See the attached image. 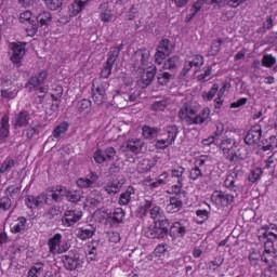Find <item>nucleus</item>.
I'll list each match as a JSON object with an SVG mask.
<instances>
[{
    "label": "nucleus",
    "mask_w": 277,
    "mask_h": 277,
    "mask_svg": "<svg viewBox=\"0 0 277 277\" xmlns=\"http://www.w3.org/2000/svg\"><path fill=\"white\" fill-rule=\"evenodd\" d=\"M131 60L133 67L137 68V70H144L145 68H148V70L141 76V81L143 83L142 88H148V85L153 83L155 75H157V67H150V50H137L132 55Z\"/></svg>",
    "instance_id": "obj_1"
},
{
    "label": "nucleus",
    "mask_w": 277,
    "mask_h": 277,
    "mask_svg": "<svg viewBox=\"0 0 277 277\" xmlns=\"http://www.w3.org/2000/svg\"><path fill=\"white\" fill-rule=\"evenodd\" d=\"M205 146H209L210 144H215L223 155H226L227 161L229 163H237L239 161V156H237V151L235 150L237 142L235 138L226 137L221 141H217L215 136H211L202 141Z\"/></svg>",
    "instance_id": "obj_2"
},
{
    "label": "nucleus",
    "mask_w": 277,
    "mask_h": 277,
    "mask_svg": "<svg viewBox=\"0 0 277 277\" xmlns=\"http://www.w3.org/2000/svg\"><path fill=\"white\" fill-rule=\"evenodd\" d=\"M189 230H192V225L189 224V221L186 219H182L171 224L169 228V236L173 241H175V239H184L185 235H187Z\"/></svg>",
    "instance_id": "obj_3"
},
{
    "label": "nucleus",
    "mask_w": 277,
    "mask_h": 277,
    "mask_svg": "<svg viewBox=\"0 0 277 277\" xmlns=\"http://www.w3.org/2000/svg\"><path fill=\"white\" fill-rule=\"evenodd\" d=\"M211 163H212L211 157L199 156L195 160V167L189 170L188 179H190V181H200V179L205 176L202 171L205 170V168L211 166Z\"/></svg>",
    "instance_id": "obj_4"
},
{
    "label": "nucleus",
    "mask_w": 277,
    "mask_h": 277,
    "mask_svg": "<svg viewBox=\"0 0 277 277\" xmlns=\"http://www.w3.org/2000/svg\"><path fill=\"white\" fill-rule=\"evenodd\" d=\"M164 132L168 135V137L157 140L155 143V147L158 150H166V148H168V146H172V144H174V142H176V137L179 136V127L168 126L164 128Z\"/></svg>",
    "instance_id": "obj_5"
},
{
    "label": "nucleus",
    "mask_w": 277,
    "mask_h": 277,
    "mask_svg": "<svg viewBox=\"0 0 277 277\" xmlns=\"http://www.w3.org/2000/svg\"><path fill=\"white\" fill-rule=\"evenodd\" d=\"M107 88H109L107 81L103 82L101 78L93 80L92 90H95V92H93V103H95V105H103V103H105Z\"/></svg>",
    "instance_id": "obj_6"
},
{
    "label": "nucleus",
    "mask_w": 277,
    "mask_h": 277,
    "mask_svg": "<svg viewBox=\"0 0 277 277\" xmlns=\"http://www.w3.org/2000/svg\"><path fill=\"white\" fill-rule=\"evenodd\" d=\"M25 47H27V43L25 42L12 43L9 55L11 62L16 66V68H21L23 64V57H25V53H27Z\"/></svg>",
    "instance_id": "obj_7"
},
{
    "label": "nucleus",
    "mask_w": 277,
    "mask_h": 277,
    "mask_svg": "<svg viewBox=\"0 0 277 277\" xmlns=\"http://www.w3.org/2000/svg\"><path fill=\"white\" fill-rule=\"evenodd\" d=\"M48 248L51 254H64L68 252L70 246L67 242H62V234L57 233L48 240Z\"/></svg>",
    "instance_id": "obj_8"
},
{
    "label": "nucleus",
    "mask_w": 277,
    "mask_h": 277,
    "mask_svg": "<svg viewBox=\"0 0 277 277\" xmlns=\"http://www.w3.org/2000/svg\"><path fill=\"white\" fill-rule=\"evenodd\" d=\"M172 51H174V44H172L169 39H162L155 54L156 64H163V60H166Z\"/></svg>",
    "instance_id": "obj_9"
},
{
    "label": "nucleus",
    "mask_w": 277,
    "mask_h": 277,
    "mask_svg": "<svg viewBox=\"0 0 277 277\" xmlns=\"http://www.w3.org/2000/svg\"><path fill=\"white\" fill-rule=\"evenodd\" d=\"M121 153H132V155H142L144 150V140L142 138H129L120 147Z\"/></svg>",
    "instance_id": "obj_10"
},
{
    "label": "nucleus",
    "mask_w": 277,
    "mask_h": 277,
    "mask_svg": "<svg viewBox=\"0 0 277 277\" xmlns=\"http://www.w3.org/2000/svg\"><path fill=\"white\" fill-rule=\"evenodd\" d=\"M89 0H74V2L68 8V14L69 16L62 17V23H69L70 18H75V16H79L83 10H85V6L88 5Z\"/></svg>",
    "instance_id": "obj_11"
},
{
    "label": "nucleus",
    "mask_w": 277,
    "mask_h": 277,
    "mask_svg": "<svg viewBox=\"0 0 277 277\" xmlns=\"http://www.w3.org/2000/svg\"><path fill=\"white\" fill-rule=\"evenodd\" d=\"M82 217H83V211L79 209L66 210L62 217V224L63 226H67V227L75 226V224H77V222H79Z\"/></svg>",
    "instance_id": "obj_12"
},
{
    "label": "nucleus",
    "mask_w": 277,
    "mask_h": 277,
    "mask_svg": "<svg viewBox=\"0 0 277 277\" xmlns=\"http://www.w3.org/2000/svg\"><path fill=\"white\" fill-rule=\"evenodd\" d=\"M24 202L28 209H38V207H42V205L44 203L51 205V199L45 194H41L37 197L32 195H28L26 196Z\"/></svg>",
    "instance_id": "obj_13"
},
{
    "label": "nucleus",
    "mask_w": 277,
    "mask_h": 277,
    "mask_svg": "<svg viewBox=\"0 0 277 277\" xmlns=\"http://www.w3.org/2000/svg\"><path fill=\"white\" fill-rule=\"evenodd\" d=\"M29 122H31V114H29V110L23 109L14 115L12 127L14 129H23L29 127Z\"/></svg>",
    "instance_id": "obj_14"
},
{
    "label": "nucleus",
    "mask_w": 277,
    "mask_h": 277,
    "mask_svg": "<svg viewBox=\"0 0 277 277\" xmlns=\"http://www.w3.org/2000/svg\"><path fill=\"white\" fill-rule=\"evenodd\" d=\"M211 200L215 202L217 207H228V205L235 200V196L227 192L214 190Z\"/></svg>",
    "instance_id": "obj_15"
},
{
    "label": "nucleus",
    "mask_w": 277,
    "mask_h": 277,
    "mask_svg": "<svg viewBox=\"0 0 277 277\" xmlns=\"http://www.w3.org/2000/svg\"><path fill=\"white\" fill-rule=\"evenodd\" d=\"M116 157V148L106 147L105 150L97 149L93 155L95 163H105V161H114Z\"/></svg>",
    "instance_id": "obj_16"
},
{
    "label": "nucleus",
    "mask_w": 277,
    "mask_h": 277,
    "mask_svg": "<svg viewBox=\"0 0 277 277\" xmlns=\"http://www.w3.org/2000/svg\"><path fill=\"white\" fill-rule=\"evenodd\" d=\"M198 114V105L194 103H187L182 106L179 111V118L184 120L186 124H189V119L195 117Z\"/></svg>",
    "instance_id": "obj_17"
},
{
    "label": "nucleus",
    "mask_w": 277,
    "mask_h": 277,
    "mask_svg": "<svg viewBox=\"0 0 277 277\" xmlns=\"http://www.w3.org/2000/svg\"><path fill=\"white\" fill-rule=\"evenodd\" d=\"M147 239H163L168 235V227L150 225L144 229Z\"/></svg>",
    "instance_id": "obj_18"
},
{
    "label": "nucleus",
    "mask_w": 277,
    "mask_h": 277,
    "mask_svg": "<svg viewBox=\"0 0 277 277\" xmlns=\"http://www.w3.org/2000/svg\"><path fill=\"white\" fill-rule=\"evenodd\" d=\"M10 230L13 233V235H18V233L23 235L24 233H27V230H29V223H27V217L19 216L13 220L10 223Z\"/></svg>",
    "instance_id": "obj_19"
},
{
    "label": "nucleus",
    "mask_w": 277,
    "mask_h": 277,
    "mask_svg": "<svg viewBox=\"0 0 277 277\" xmlns=\"http://www.w3.org/2000/svg\"><path fill=\"white\" fill-rule=\"evenodd\" d=\"M261 135H263L261 126H253L247 132L245 136V143L248 144V146H252V144H259V142H261Z\"/></svg>",
    "instance_id": "obj_20"
},
{
    "label": "nucleus",
    "mask_w": 277,
    "mask_h": 277,
    "mask_svg": "<svg viewBox=\"0 0 277 277\" xmlns=\"http://www.w3.org/2000/svg\"><path fill=\"white\" fill-rule=\"evenodd\" d=\"M98 181V174L96 172L91 171L84 177H80L77 180V185L80 189H89V187H96V182Z\"/></svg>",
    "instance_id": "obj_21"
},
{
    "label": "nucleus",
    "mask_w": 277,
    "mask_h": 277,
    "mask_svg": "<svg viewBox=\"0 0 277 277\" xmlns=\"http://www.w3.org/2000/svg\"><path fill=\"white\" fill-rule=\"evenodd\" d=\"M63 264L65 269H68L69 272H75L77 267H81V259H79V255L75 253H68L63 256Z\"/></svg>",
    "instance_id": "obj_22"
},
{
    "label": "nucleus",
    "mask_w": 277,
    "mask_h": 277,
    "mask_svg": "<svg viewBox=\"0 0 277 277\" xmlns=\"http://www.w3.org/2000/svg\"><path fill=\"white\" fill-rule=\"evenodd\" d=\"M49 77V71L45 69L40 70L32 75L27 82V85H32V88H40V85H44L47 83V79Z\"/></svg>",
    "instance_id": "obj_23"
},
{
    "label": "nucleus",
    "mask_w": 277,
    "mask_h": 277,
    "mask_svg": "<svg viewBox=\"0 0 277 277\" xmlns=\"http://www.w3.org/2000/svg\"><path fill=\"white\" fill-rule=\"evenodd\" d=\"M181 209H183V200L181 199V195L171 196L166 206L167 213H179Z\"/></svg>",
    "instance_id": "obj_24"
},
{
    "label": "nucleus",
    "mask_w": 277,
    "mask_h": 277,
    "mask_svg": "<svg viewBox=\"0 0 277 277\" xmlns=\"http://www.w3.org/2000/svg\"><path fill=\"white\" fill-rule=\"evenodd\" d=\"M10 137V115H3L0 119V144H5Z\"/></svg>",
    "instance_id": "obj_25"
},
{
    "label": "nucleus",
    "mask_w": 277,
    "mask_h": 277,
    "mask_svg": "<svg viewBox=\"0 0 277 277\" xmlns=\"http://www.w3.org/2000/svg\"><path fill=\"white\" fill-rule=\"evenodd\" d=\"M45 196H48L50 200L52 198L54 202H62L64 197H66V186L50 187Z\"/></svg>",
    "instance_id": "obj_26"
},
{
    "label": "nucleus",
    "mask_w": 277,
    "mask_h": 277,
    "mask_svg": "<svg viewBox=\"0 0 277 277\" xmlns=\"http://www.w3.org/2000/svg\"><path fill=\"white\" fill-rule=\"evenodd\" d=\"M124 220V210L122 208H116L113 212L106 215V222L109 224H122Z\"/></svg>",
    "instance_id": "obj_27"
},
{
    "label": "nucleus",
    "mask_w": 277,
    "mask_h": 277,
    "mask_svg": "<svg viewBox=\"0 0 277 277\" xmlns=\"http://www.w3.org/2000/svg\"><path fill=\"white\" fill-rule=\"evenodd\" d=\"M209 116H211V109H209V107H206L199 114H196L193 118L188 119V126L205 124V122L209 120Z\"/></svg>",
    "instance_id": "obj_28"
},
{
    "label": "nucleus",
    "mask_w": 277,
    "mask_h": 277,
    "mask_svg": "<svg viewBox=\"0 0 277 277\" xmlns=\"http://www.w3.org/2000/svg\"><path fill=\"white\" fill-rule=\"evenodd\" d=\"M94 233H96V228L92 225H85L77 229V237L81 239V241H85L87 239H92L94 237Z\"/></svg>",
    "instance_id": "obj_29"
},
{
    "label": "nucleus",
    "mask_w": 277,
    "mask_h": 277,
    "mask_svg": "<svg viewBox=\"0 0 277 277\" xmlns=\"http://www.w3.org/2000/svg\"><path fill=\"white\" fill-rule=\"evenodd\" d=\"M123 185V180L110 181L104 185V190L107 192L109 196H116V194L122 189Z\"/></svg>",
    "instance_id": "obj_30"
},
{
    "label": "nucleus",
    "mask_w": 277,
    "mask_h": 277,
    "mask_svg": "<svg viewBox=\"0 0 277 277\" xmlns=\"http://www.w3.org/2000/svg\"><path fill=\"white\" fill-rule=\"evenodd\" d=\"M18 166V160L14 159L12 157H6L2 164L0 166V174H9V172H12L13 168H16Z\"/></svg>",
    "instance_id": "obj_31"
},
{
    "label": "nucleus",
    "mask_w": 277,
    "mask_h": 277,
    "mask_svg": "<svg viewBox=\"0 0 277 277\" xmlns=\"http://www.w3.org/2000/svg\"><path fill=\"white\" fill-rule=\"evenodd\" d=\"M160 131L161 129L157 127L143 126L142 135L145 140H155V137H158Z\"/></svg>",
    "instance_id": "obj_32"
},
{
    "label": "nucleus",
    "mask_w": 277,
    "mask_h": 277,
    "mask_svg": "<svg viewBox=\"0 0 277 277\" xmlns=\"http://www.w3.org/2000/svg\"><path fill=\"white\" fill-rule=\"evenodd\" d=\"M132 196H135V188L133 186H129L119 197L120 207H127V205L131 202Z\"/></svg>",
    "instance_id": "obj_33"
},
{
    "label": "nucleus",
    "mask_w": 277,
    "mask_h": 277,
    "mask_svg": "<svg viewBox=\"0 0 277 277\" xmlns=\"http://www.w3.org/2000/svg\"><path fill=\"white\" fill-rule=\"evenodd\" d=\"M205 3H207V0H197L190 8V12L186 15L185 21L186 23H189L192 18L196 16L202 10L205 6Z\"/></svg>",
    "instance_id": "obj_34"
},
{
    "label": "nucleus",
    "mask_w": 277,
    "mask_h": 277,
    "mask_svg": "<svg viewBox=\"0 0 277 277\" xmlns=\"http://www.w3.org/2000/svg\"><path fill=\"white\" fill-rule=\"evenodd\" d=\"M179 66H181V58L172 56L163 63L162 68L163 70H179Z\"/></svg>",
    "instance_id": "obj_35"
},
{
    "label": "nucleus",
    "mask_w": 277,
    "mask_h": 277,
    "mask_svg": "<svg viewBox=\"0 0 277 277\" xmlns=\"http://www.w3.org/2000/svg\"><path fill=\"white\" fill-rule=\"evenodd\" d=\"M168 183H170V174L168 172H163L158 176L157 181L149 184V187L150 189H157V187L168 185Z\"/></svg>",
    "instance_id": "obj_36"
},
{
    "label": "nucleus",
    "mask_w": 277,
    "mask_h": 277,
    "mask_svg": "<svg viewBox=\"0 0 277 277\" xmlns=\"http://www.w3.org/2000/svg\"><path fill=\"white\" fill-rule=\"evenodd\" d=\"M224 185L230 192H237V189H239V184L237 183V173L227 175L224 181Z\"/></svg>",
    "instance_id": "obj_37"
},
{
    "label": "nucleus",
    "mask_w": 277,
    "mask_h": 277,
    "mask_svg": "<svg viewBox=\"0 0 277 277\" xmlns=\"http://www.w3.org/2000/svg\"><path fill=\"white\" fill-rule=\"evenodd\" d=\"M264 252L263 254H261V261L263 263H265L266 265H273L272 263H274V248L272 249V247H264Z\"/></svg>",
    "instance_id": "obj_38"
},
{
    "label": "nucleus",
    "mask_w": 277,
    "mask_h": 277,
    "mask_svg": "<svg viewBox=\"0 0 277 277\" xmlns=\"http://www.w3.org/2000/svg\"><path fill=\"white\" fill-rule=\"evenodd\" d=\"M53 19V17H51V12L49 11H43L42 13H40L37 16V23L41 26V27H47L49 25V23H51V21Z\"/></svg>",
    "instance_id": "obj_39"
},
{
    "label": "nucleus",
    "mask_w": 277,
    "mask_h": 277,
    "mask_svg": "<svg viewBox=\"0 0 277 277\" xmlns=\"http://www.w3.org/2000/svg\"><path fill=\"white\" fill-rule=\"evenodd\" d=\"M173 76L168 71H162L157 74V81L159 85H168L172 81Z\"/></svg>",
    "instance_id": "obj_40"
},
{
    "label": "nucleus",
    "mask_w": 277,
    "mask_h": 277,
    "mask_svg": "<svg viewBox=\"0 0 277 277\" xmlns=\"http://www.w3.org/2000/svg\"><path fill=\"white\" fill-rule=\"evenodd\" d=\"M65 198L68 202H80L81 201V192L68 190L66 188Z\"/></svg>",
    "instance_id": "obj_41"
},
{
    "label": "nucleus",
    "mask_w": 277,
    "mask_h": 277,
    "mask_svg": "<svg viewBox=\"0 0 277 277\" xmlns=\"http://www.w3.org/2000/svg\"><path fill=\"white\" fill-rule=\"evenodd\" d=\"M274 29V18L272 16H266L262 24V27L258 29L259 34H267V30Z\"/></svg>",
    "instance_id": "obj_42"
},
{
    "label": "nucleus",
    "mask_w": 277,
    "mask_h": 277,
    "mask_svg": "<svg viewBox=\"0 0 277 277\" xmlns=\"http://www.w3.org/2000/svg\"><path fill=\"white\" fill-rule=\"evenodd\" d=\"M264 237L265 239H267V241L265 242L264 245V248H274V241L277 240V234L267 229L265 233H264Z\"/></svg>",
    "instance_id": "obj_43"
},
{
    "label": "nucleus",
    "mask_w": 277,
    "mask_h": 277,
    "mask_svg": "<svg viewBox=\"0 0 277 277\" xmlns=\"http://www.w3.org/2000/svg\"><path fill=\"white\" fill-rule=\"evenodd\" d=\"M185 174V168L184 167H176L171 170V176L174 179H177V183H183L185 181V177L183 176Z\"/></svg>",
    "instance_id": "obj_44"
},
{
    "label": "nucleus",
    "mask_w": 277,
    "mask_h": 277,
    "mask_svg": "<svg viewBox=\"0 0 277 277\" xmlns=\"http://www.w3.org/2000/svg\"><path fill=\"white\" fill-rule=\"evenodd\" d=\"M219 90H220V84L214 83L212 85V88L210 89V91L202 93L201 96H202L203 101H213V98L215 97V94H217Z\"/></svg>",
    "instance_id": "obj_45"
},
{
    "label": "nucleus",
    "mask_w": 277,
    "mask_h": 277,
    "mask_svg": "<svg viewBox=\"0 0 277 277\" xmlns=\"http://www.w3.org/2000/svg\"><path fill=\"white\" fill-rule=\"evenodd\" d=\"M207 220H209V211H207V210H197L196 211V216H195L194 221L197 224H205V222H207Z\"/></svg>",
    "instance_id": "obj_46"
},
{
    "label": "nucleus",
    "mask_w": 277,
    "mask_h": 277,
    "mask_svg": "<svg viewBox=\"0 0 277 277\" xmlns=\"http://www.w3.org/2000/svg\"><path fill=\"white\" fill-rule=\"evenodd\" d=\"M137 170L142 174L144 172H150L153 170V164L150 163V160L143 159L137 163Z\"/></svg>",
    "instance_id": "obj_47"
},
{
    "label": "nucleus",
    "mask_w": 277,
    "mask_h": 277,
    "mask_svg": "<svg viewBox=\"0 0 277 277\" xmlns=\"http://www.w3.org/2000/svg\"><path fill=\"white\" fill-rule=\"evenodd\" d=\"M47 9L48 10H52L53 12L55 10H60V8H62V5H64V0H43Z\"/></svg>",
    "instance_id": "obj_48"
},
{
    "label": "nucleus",
    "mask_w": 277,
    "mask_h": 277,
    "mask_svg": "<svg viewBox=\"0 0 277 277\" xmlns=\"http://www.w3.org/2000/svg\"><path fill=\"white\" fill-rule=\"evenodd\" d=\"M66 131H68V122H63L53 130V137H62Z\"/></svg>",
    "instance_id": "obj_49"
},
{
    "label": "nucleus",
    "mask_w": 277,
    "mask_h": 277,
    "mask_svg": "<svg viewBox=\"0 0 277 277\" xmlns=\"http://www.w3.org/2000/svg\"><path fill=\"white\" fill-rule=\"evenodd\" d=\"M261 174H263V170L261 168H254L249 173L248 181L250 183H256L261 179Z\"/></svg>",
    "instance_id": "obj_50"
},
{
    "label": "nucleus",
    "mask_w": 277,
    "mask_h": 277,
    "mask_svg": "<svg viewBox=\"0 0 277 277\" xmlns=\"http://www.w3.org/2000/svg\"><path fill=\"white\" fill-rule=\"evenodd\" d=\"M190 65L195 67V72H198V68L205 66V56L203 55H195L192 61H188Z\"/></svg>",
    "instance_id": "obj_51"
},
{
    "label": "nucleus",
    "mask_w": 277,
    "mask_h": 277,
    "mask_svg": "<svg viewBox=\"0 0 277 277\" xmlns=\"http://www.w3.org/2000/svg\"><path fill=\"white\" fill-rule=\"evenodd\" d=\"M168 107V100L156 101L151 104V111H164Z\"/></svg>",
    "instance_id": "obj_52"
},
{
    "label": "nucleus",
    "mask_w": 277,
    "mask_h": 277,
    "mask_svg": "<svg viewBox=\"0 0 277 277\" xmlns=\"http://www.w3.org/2000/svg\"><path fill=\"white\" fill-rule=\"evenodd\" d=\"M149 215L154 222H159L161 220V215H163V212L161 211V208L159 206H154L149 210Z\"/></svg>",
    "instance_id": "obj_53"
},
{
    "label": "nucleus",
    "mask_w": 277,
    "mask_h": 277,
    "mask_svg": "<svg viewBox=\"0 0 277 277\" xmlns=\"http://www.w3.org/2000/svg\"><path fill=\"white\" fill-rule=\"evenodd\" d=\"M119 55H120L119 50H115L114 48H110L106 63H108L109 66H114Z\"/></svg>",
    "instance_id": "obj_54"
},
{
    "label": "nucleus",
    "mask_w": 277,
    "mask_h": 277,
    "mask_svg": "<svg viewBox=\"0 0 277 277\" xmlns=\"http://www.w3.org/2000/svg\"><path fill=\"white\" fill-rule=\"evenodd\" d=\"M275 64H276V58L274 57V55L265 54L262 57V66H264V68H272V66H274Z\"/></svg>",
    "instance_id": "obj_55"
},
{
    "label": "nucleus",
    "mask_w": 277,
    "mask_h": 277,
    "mask_svg": "<svg viewBox=\"0 0 277 277\" xmlns=\"http://www.w3.org/2000/svg\"><path fill=\"white\" fill-rule=\"evenodd\" d=\"M92 107V101L83 98L77 103V109L80 111H90Z\"/></svg>",
    "instance_id": "obj_56"
},
{
    "label": "nucleus",
    "mask_w": 277,
    "mask_h": 277,
    "mask_svg": "<svg viewBox=\"0 0 277 277\" xmlns=\"http://www.w3.org/2000/svg\"><path fill=\"white\" fill-rule=\"evenodd\" d=\"M12 209V199L10 197L0 198V211H10Z\"/></svg>",
    "instance_id": "obj_57"
},
{
    "label": "nucleus",
    "mask_w": 277,
    "mask_h": 277,
    "mask_svg": "<svg viewBox=\"0 0 277 277\" xmlns=\"http://www.w3.org/2000/svg\"><path fill=\"white\" fill-rule=\"evenodd\" d=\"M222 39L213 40L211 43V55H217L220 51H222V44H223Z\"/></svg>",
    "instance_id": "obj_58"
},
{
    "label": "nucleus",
    "mask_w": 277,
    "mask_h": 277,
    "mask_svg": "<svg viewBox=\"0 0 277 277\" xmlns=\"http://www.w3.org/2000/svg\"><path fill=\"white\" fill-rule=\"evenodd\" d=\"M259 261H261V252L251 251L249 254L250 265H253V267H256V265H259Z\"/></svg>",
    "instance_id": "obj_59"
},
{
    "label": "nucleus",
    "mask_w": 277,
    "mask_h": 277,
    "mask_svg": "<svg viewBox=\"0 0 277 277\" xmlns=\"http://www.w3.org/2000/svg\"><path fill=\"white\" fill-rule=\"evenodd\" d=\"M261 277H277V264H272L264 271Z\"/></svg>",
    "instance_id": "obj_60"
},
{
    "label": "nucleus",
    "mask_w": 277,
    "mask_h": 277,
    "mask_svg": "<svg viewBox=\"0 0 277 277\" xmlns=\"http://www.w3.org/2000/svg\"><path fill=\"white\" fill-rule=\"evenodd\" d=\"M6 194L11 198H18V194H21V186L18 185H11L6 188Z\"/></svg>",
    "instance_id": "obj_61"
},
{
    "label": "nucleus",
    "mask_w": 277,
    "mask_h": 277,
    "mask_svg": "<svg viewBox=\"0 0 277 277\" xmlns=\"http://www.w3.org/2000/svg\"><path fill=\"white\" fill-rule=\"evenodd\" d=\"M16 94H18L17 91H15V89H2L1 90V96L3 98H16Z\"/></svg>",
    "instance_id": "obj_62"
},
{
    "label": "nucleus",
    "mask_w": 277,
    "mask_h": 277,
    "mask_svg": "<svg viewBox=\"0 0 277 277\" xmlns=\"http://www.w3.org/2000/svg\"><path fill=\"white\" fill-rule=\"evenodd\" d=\"M61 211H60V208L57 207H52L50 208L45 213H44V216L48 219V220H53V217L60 215Z\"/></svg>",
    "instance_id": "obj_63"
},
{
    "label": "nucleus",
    "mask_w": 277,
    "mask_h": 277,
    "mask_svg": "<svg viewBox=\"0 0 277 277\" xmlns=\"http://www.w3.org/2000/svg\"><path fill=\"white\" fill-rule=\"evenodd\" d=\"M24 133H26L27 140H32L35 135H38V127H28L24 130Z\"/></svg>",
    "instance_id": "obj_64"
}]
</instances>
